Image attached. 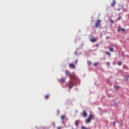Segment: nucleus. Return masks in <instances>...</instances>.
<instances>
[{"label":"nucleus","mask_w":129,"mask_h":129,"mask_svg":"<svg viewBox=\"0 0 129 129\" xmlns=\"http://www.w3.org/2000/svg\"><path fill=\"white\" fill-rule=\"evenodd\" d=\"M69 67L71 69H75L76 66L73 63H70Z\"/></svg>","instance_id":"5"},{"label":"nucleus","mask_w":129,"mask_h":129,"mask_svg":"<svg viewBox=\"0 0 129 129\" xmlns=\"http://www.w3.org/2000/svg\"><path fill=\"white\" fill-rule=\"evenodd\" d=\"M106 64H107V65L108 66H109V65H110L109 62H107Z\"/></svg>","instance_id":"23"},{"label":"nucleus","mask_w":129,"mask_h":129,"mask_svg":"<svg viewBox=\"0 0 129 129\" xmlns=\"http://www.w3.org/2000/svg\"><path fill=\"white\" fill-rule=\"evenodd\" d=\"M75 64H77V63H78V60H76L75 61Z\"/></svg>","instance_id":"22"},{"label":"nucleus","mask_w":129,"mask_h":129,"mask_svg":"<svg viewBox=\"0 0 129 129\" xmlns=\"http://www.w3.org/2000/svg\"><path fill=\"white\" fill-rule=\"evenodd\" d=\"M110 22H111V24L114 23V21H113V20H112L111 19H110Z\"/></svg>","instance_id":"14"},{"label":"nucleus","mask_w":129,"mask_h":129,"mask_svg":"<svg viewBox=\"0 0 129 129\" xmlns=\"http://www.w3.org/2000/svg\"><path fill=\"white\" fill-rule=\"evenodd\" d=\"M115 87H116V89H118V88H119V87L118 86H116Z\"/></svg>","instance_id":"25"},{"label":"nucleus","mask_w":129,"mask_h":129,"mask_svg":"<svg viewBox=\"0 0 129 129\" xmlns=\"http://www.w3.org/2000/svg\"><path fill=\"white\" fill-rule=\"evenodd\" d=\"M101 22V21L100 20H98L96 21L95 25V28H98V27H99V25H100Z\"/></svg>","instance_id":"3"},{"label":"nucleus","mask_w":129,"mask_h":129,"mask_svg":"<svg viewBox=\"0 0 129 129\" xmlns=\"http://www.w3.org/2000/svg\"><path fill=\"white\" fill-rule=\"evenodd\" d=\"M119 31H120V29H119H119H118L117 31H118V32H119Z\"/></svg>","instance_id":"27"},{"label":"nucleus","mask_w":129,"mask_h":129,"mask_svg":"<svg viewBox=\"0 0 129 129\" xmlns=\"http://www.w3.org/2000/svg\"><path fill=\"white\" fill-rule=\"evenodd\" d=\"M70 78L71 79V81L69 82L68 85L70 89H71L72 87L74 86V82L73 80H75L77 82H79V79H78L74 73L70 74Z\"/></svg>","instance_id":"1"},{"label":"nucleus","mask_w":129,"mask_h":129,"mask_svg":"<svg viewBox=\"0 0 129 129\" xmlns=\"http://www.w3.org/2000/svg\"><path fill=\"white\" fill-rule=\"evenodd\" d=\"M81 115L83 116V117H86L87 116V112L86 111H83V113L81 114Z\"/></svg>","instance_id":"4"},{"label":"nucleus","mask_w":129,"mask_h":129,"mask_svg":"<svg viewBox=\"0 0 129 129\" xmlns=\"http://www.w3.org/2000/svg\"><path fill=\"white\" fill-rule=\"evenodd\" d=\"M91 42H93V43H95V42H96L97 41V38H93L90 39Z\"/></svg>","instance_id":"7"},{"label":"nucleus","mask_w":129,"mask_h":129,"mask_svg":"<svg viewBox=\"0 0 129 129\" xmlns=\"http://www.w3.org/2000/svg\"><path fill=\"white\" fill-rule=\"evenodd\" d=\"M109 51H110V52H113V48L112 47H110L109 48Z\"/></svg>","instance_id":"13"},{"label":"nucleus","mask_w":129,"mask_h":129,"mask_svg":"<svg viewBox=\"0 0 129 129\" xmlns=\"http://www.w3.org/2000/svg\"><path fill=\"white\" fill-rule=\"evenodd\" d=\"M53 125H54V126H55L56 125V124H55V123H52Z\"/></svg>","instance_id":"24"},{"label":"nucleus","mask_w":129,"mask_h":129,"mask_svg":"<svg viewBox=\"0 0 129 129\" xmlns=\"http://www.w3.org/2000/svg\"><path fill=\"white\" fill-rule=\"evenodd\" d=\"M82 129H88V128H87L86 127H85L84 126H82Z\"/></svg>","instance_id":"15"},{"label":"nucleus","mask_w":129,"mask_h":129,"mask_svg":"<svg viewBox=\"0 0 129 129\" xmlns=\"http://www.w3.org/2000/svg\"><path fill=\"white\" fill-rule=\"evenodd\" d=\"M88 64L89 65H91V64H92V63L91 62V61H88Z\"/></svg>","instance_id":"21"},{"label":"nucleus","mask_w":129,"mask_h":129,"mask_svg":"<svg viewBox=\"0 0 129 129\" xmlns=\"http://www.w3.org/2000/svg\"><path fill=\"white\" fill-rule=\"evenodd\" d=\"M121 64H122V63L120 61L118 62V65H119V66H120V65H121Z\"/></svg>","instance_id":"17"},{"label":"nucleus","mask_w":129,"mask_h":129,"mask_svg":"<svg viewBox=\"0 0 129 129\" xmlns=\"http://www.w3.org/2000/svg\"><path fill=\"white\" fill-rule=\"evenodd\" d=\"M111 6V7H114V6H115V0H113V3Z\"/></svg>","instance_id":"9"},{"label":"nucleus","mask_w":129,"mask_h":129,"mask_svg":"<svg viewBox=\"0 0 129 129\" xmlns=\"http://www.w3.org/2000/svg\"><path fill=\"white\" fill-rule=\"evenodd\" d=\"M75 124L77 125V126H78V124H79V120H77L75 122Z\"/></svg>","instance_id":"11"},{"label":"nucleus","mask_w":129,"mask_h":129,"mask_svg":"<svg viewBox=\"0 0 129 129\" xmlns=\"http://www.w3.org/2000/svg\"><path fill=\"white\" fill-rule=\"evenodd\" d=\"M49 95H46L45 96V99H48V98H49Z\"/></svg>","instance_id":"12"},{"label":"nucleus","mask_w":129,"mask_h":129,"mask_svg":"<svg viewBox=\"0 0 129 129\" xmlns=\"http://www.w3.org/2000/svg\"><path fill=\"white\" fill-rule=\"evenodd\" d=\"M65 73H66V75L67 76H68V75H69L70 74V72H69V71H68V70H66L65 71Z\"/></svg>","instance_id":"8"},{"label":"nucleus","mask_w":129,"mask_h":129,"mask_svg":"<svg viewBox=\"0 0 129 129\" xmlns=\"http://www.w3.org/2000/svg\"><path fill=\"white\" fill-rule=\"evenodd\" d=\"M94 118V115H89L88 119L86 120V122L89 123L90 122H91V120Z\"/></svg>","instance_id":"2"},{"label":"nucleus","mask_w":129,"mask_h":129,"mask_svg":"<svg viewBox=\"0 0 129 129\" xmlns=\"http://www.w3.org/2000/svg\"><path fill=\"white\" fill-rule=\"evenodd\" d=\"M65 117H66V116H65V115H62L61 116V119L63 120V119H65Z\"/></svg>","instance_id":"10"},{"label":"nucleus","mask_w":129,"mask_h":129,"mask_svg":"<svg viewBox=\"0 0 129 129\" xmlns=\"http://www.w3.org/2000/svg\"><path fill=\"white\" fill-rule=\"evenodd\" d=\"M60 81H61V82H62V83H64V82H65V81H66V78H65V77L62 78L60 79Z\"/></svg>","instance_id":"6"},{"label":"nucleus","mask_w":129,"mask_h":129,"mask_svg":"<svg viewBox=\"0 0 129 129\" xmlns=\"http://www.w3.org/2000/svg\"><path fill=\"white\" fill-rule=\"evenodd\" d=\"M97 65H98V62H95V63H94V66H97Z\"/></svg>","instance_id":"18"},{"label":"nucleus","mask_w":129,"mask_h":129,"mask_svg":"<svg viewBox=\"0 0 129 129\" xmlns=\"http://www.w3.org/2000/svg\"><path fill=\"white\" fill-rule=\"evenodd\" d=\"M121 19V17H119L118 19H116V21H119V20Z\"/></svg>","instance_id":"16"},{"label":"nucleus","mask_w":129,"mask_h":129,"mask_svg":"<svg viewBox=\"0 0 129 129\" xmlns=\"http://www.w3.org/2000/svg\"><path fill=\"white\" fill-rule=\"evenodd\" d=\"M113 124H114V125H115V122H113Z\"/></svg>","instance_id":"26"},{"label":"nucleus","mask_w":129,"mask_h":129,"mask_svg":"<svg viewBox=\"0 0 129 129\" xmlns=\"http://www.w3.org/2000/svg\"><path fill=\"white\" fill-rule=\"evenodd\" d=\"M121 30L122 32H124V31H125V29H124L123 28H121Z\"/></svg>","instance_id":"20"},{"label":"nucleus","mask_w":129,"mask_h":129,"mask_svg":"<svg viewBox=\"0 0 129 129\" xmlns=\"http://www.w3.org/2000/svg\"><path fill=\"white\" fill-rule=\"evenodd\" d=\"M106 54H107V55H110V53H109V52H106Z\"/></svg>","instance_id":"19"},{"label":"nucleus","mask_w":129,"mask_h":129,"mask_svg":"<svg viewBox=\"0 0 129 129\" xmlns=\"http://www.w3.org/2000/svg\"><path fill=\"white\" fill-rule=\"evenodd\" d=\"M57 129H61V127H58Z\"/></svg>","instance_id":"28"}]
</instances>
